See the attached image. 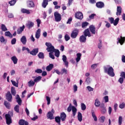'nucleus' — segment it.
Returning <instances> with one entry per match:
<instances>
[{
    "label": "nucleus",
    "mask_w": 125,
    "mask_h": 125,
    "mask_svg": "<svg viewBox=\"0 0 125 125\" xmlns=\"http://www.w3.org/2000/svg\"><path fill=\"white\" fill-rule=\"evenodd\" d=\"M60 118L62 122H65V121H66V118H67L66 113H65V112L61 113Z\"/></svg>",
    "instance_id": "f8f14e48"
},
{
    "label": "nucleus",
    "mask_w": 125,
    "mask_h": 125,
    "mask_svg": "<svg viewBox=\"0 0 125 125\" xmlns=\"http://www.w3.org/2000/svg\"><path fill=\"white\" fill-rule=\"evenodd\" d=\"M35 82L33 81L32 80H30L28 82V85L29 87H31V86H34V85H35Z\"/></svg>",
    "instance_id": "e433bc0d"
},
{
    "label": "nucleus",
    "mask_w": 125,
    "mask_h": 125,
    "mask_svg": "<svg viewBox=\"0 0 125 125\" xmlns=\"http://www.w3.org/2000/svg\"><path fill=\"white\" fill-rule=\"evenodd\" d=\"M36 22L37 23V26L38 27H40V25H41V23H42V21H41L39 19H37L36 20Z\"/></svg>",
    "instance_id": "052dcab7"
},
{
    "label": "nucleus",
    "mask_w": 125,
    "mask_h": 125,
    "mask_svg": "<svg viewBox=\"0 0 125 125\" xmlns=\"http://www.w3.org/2000/svg\"><path fill=\"white\" fill-rule=\"evenodd\" d=\"M81 109L83 111H84L86 109V106L84 103L81 104Z\"/></svg>",
    "instance_id": "09e8293b"
},
{
    "label": "nucleus",
    "mask_w": 125,
    "mask_h": 125,
    "mask_svg": "<svg viewBox=\"0 0 125 125\" xmlns=\"http://www.w3.org/2000/svg\"><path fill=\"white\" fill-rule=\"evenodd\" d=\"M16 99L17 102L19 104V105H21L22 100H21V98H20V96H19V95H17V97H16Z\"/></svg>",
    "instance_id": "4be33fe9"
},
{
    "label": "nucleus",
    "mask_w": 125,
    "mask_h": 125,
    "mask_svg": "<svg viewBox=\"0 0 125 125\" xmlns=\"http://www.w3.org/2000/svg\"><path fill=\"white\" fill-rule=\"evenodd\" d=\"M14 111H15V112H16L17 113H19L20 110L19 105L17 104L14 107Z\"/></svg>",
    "instance_id": "de8ad7c7"
},
{
    "label": "nucleus",
    "mask_w": 125,
    "mask_h": 125,
    "mask_svg": "<svg viewBox=\"0 0 125 125\" xmlns=\"http://www.w3.org/2000/svg\"><path fill=\"white\" fill-rule=\"evenodd\" d=\"M94 16H96V14H92L91 15L89 16V18L90 19H94Z\"/></svg>",
    "instance_id": "338daca9"
},
{
    "label": "nucleus",
    "mask_w": 125,
    "mask_h": 125,
    "mask_svg": "<svg viewBox=\"0 0 125 125\" xmlns=\"http://www.w3.org/2000/svg\"><path fill=\"white\" fill-rule=\"evenodd\" d=\"M15 3H16V0H11V1H9V4L11 6L14 5Z\"/></svg>",
    "instance_id": "c03bdc74"
},
{
    "label": "nucleus",
    "mask_w": 125,
    "mask_h": 125,
    "mask_svg": "<svg viewBox=\"0 0 125 125\" xmlns=\"http://www.w3.org/2000/svg\"><path fill=\"white\" fill-rule=\"evenodd\" d=\"M80 33V29L78 28H74L72 31L70 37L72 39H76Z\"/></svg>",
    "instance_id": "20e7f679"
},
{
    "label": "nucleus",
    "mask_w": 125,
    "mask_h": 125,
    "mask_svg": "<svg viewBox=\"0 0 125 125\" xmlns=\"http://www.w3.org/2000/svg\"><path fill=\"white\" fill-rule=\"evenodd\" d=\"M1 28L3 32H5V31H7V28H6V26H5V25L3 24H1Z\"/></svg>",
    "instance_id": "a18cd8bd"
},
{
    "label": "nucleus",
    "mask_w": 125,
    "mask_h": 125,
    "mask_svg": "<svg viewBox=\"0 0 125 125\" xmlns=\"http://www.w3.org/2000/svg\"><path fill=\"white\" fill-rule=\"evenodd\" d=\"M38 56L40 59H43V58H44V54L42 52H40Z\"/></svg>",
    "instance_id": "58836bf2"
},
{
    "label": "nucleus",
    "mask_w": 125,
    "mask_h": 125,
    "mask_svg": "<svg viewBox=\"0 0 125 125\" xmlns=\"http://www.w3.org/2000/svg\"><path fill=\"white\" fill-rule=\"evenodd\" d=\"M48 4V0H43V2H42V7L43 8H45L47 5Z\"/></svg>",
    "instance_id": "b1692460"
},
{
    "label": "nucleus",
    "mask_w": 125,
    "mask_h": 125,
    "mask_svg": "<svg viewBox=\"0 0 125 125\" xmlns=\"http://www.w3.org/2000/svg\"><path fill=\"white\" fill-rule=\"evenodd\" d=\"M73 89H74V92H76V91H78V86L77 85L75 84L73 86Z\"/></svg>",
    "instance_id": "0e129e2a"
},
{
    "label": "nucleus",
    "mask_w": 125,
    "mask_h": 125,
    "mask_svg": "<svg viewBox=\"0 0 125 125\" xmlns=\"http://www.w3.org/2000/svg\"><path fill=\"white\" fill-rule=\"evenodd\" d=\"M125 107V103H122L119 105V108L120 109H124Z\"/></svg>",
    "instance_id": "4d7b16f0"
},
{
    "label": "nucleus",
    "mask_w": 125,
    "mask_h": 125,
    "mask_svg": "<svg viewBox=\"0 0 125 125\" xmlns=\"http://www.w3.org/2000/svg\"><path fill=\"white\" fill-rule=\"evenodd\" d=\"M96 5L98 8H103V7L104 6V3L102 1L97 2Z\"/></svg>",
    "instance_id": "4468645a"
},
{
    "label": "nucleus",
    "mask_w": 125,
    "mask_h": 125,
    "mask_svg": "<svg viewBox=\"0 0 125 125\" xmlns=\"http://www.w3.org/2000/svg\"><path fill=\"white\" fill-rule=\"evenodd\" d=\"M28 7H35V3L32 0H28L27 1Z\"/></svg>",
    "instance_id": "a211bd4d"
},
{
    "label": "nucleus",
    "mask_w": 125,
    "mask_h": 125,
    "mask_svg": "<svg viewBox=\"0 0 125 125\" xmlns=\"http://www.w3.org/2000/svg\"><path fill=\"white\" fill-rule=\"evenodd\" d=\"M11 94H12L14 96H15V95H16V90H15V87L13 86L11 87Z\"/></svg>",
    "instance_id": "7c9ffc66"
},
{
    "label": "nucleus",
    "mask_w": 125,
    "mask_h": 125,
    "mask_svg": "<svg viewBox=\"0 0 125 125\" xmlns=\"http://www.w3.org/2000/svg\"><path fill=\"white\" fill-rule=\"evenodd\" d=\"M46 101H47V105H49L50 104V98L48 96L46 97Z\"/></svg>",
    "instance_id": "680f3d73"
},
{
    "label": "nucleus",
    "mask_w": 125,
    "mask_h": 125,
    "mask_svg": "<svg viewBox=\"0 0 125 125\" xmlns=\"http://www.w3.org/2000/svg\"><path fill=\"white\" fill-rule=\"evenodd\" d=\"M95 30V26L93 25H91L89 26V28L86 29L83 31V34L85 37H88L89 38H90V37H91L90 32L91 34H92V35H95V34H96V30Z\"/></svg>",
    "instance_id": "f257e3e1"
},
{
    "label": "nucleus",
    "mask_w": 125,
    "mask_h": 125,
    "mask_svg": "<svg viewBox=\"0 0 125 125\" xmlns=\"http://www.w3.org/2000/svg\"><path fill=\"white\" fill-rule=\"evenodd\" d=\"M52 52H50L49 53V56L50 58H51L52 59H55V57H54V55H53Z\"/></svg>",
    "instance_id": "5fc2aeb1"
},
{
    "label": "nucleus",
    "mask_w": 125,
    "mask_h": 125,
    "mask_svg": "<svg viewBox=\"0 0 125 125\" xmlns=\"http://www.w3.org/2000/svg\"><path fill=\"white\" fill-rule=\"evenodd\" d=\"M11 59L12 61H13L14 64H17V62H18V59H17V57H16V56H14L12 57Z\"/></svg>",
    "instance_id": "393cba45"
},
{
    "label": "nucleus",
    "mask_w": 125,
    "mask_h": 125,
    "mask_svg": "<svg viewBox=\"0 0 125 125\" xmlns=\"http://www.w3.org/2000/svg\"><path fill=\"white\" fill-rule=\"evenodd\" d=\"M40 34H41V29H38L35 34V38H36V39H40Z\"/></svg>",
    "instance_id": "c756f323"
},
{
    "label": "nucleus",
    "mask_w": 125,
    "mask_h": 125,
    "mask_svg": "<svg viewBox=\"0 0 125 125\" xmlns=\"http://www.w3.org/2000/svg\"><path fill=\"white\" fill-rule=\"evenodd\" d=\"M62 60L65 67L68 68V67H69V62L67 61V57L65 56V55H62Z\"/></svg>",
    "instance_id": "9d476101"
},
{
    "label": "nucleus",
    "mask_w": 125,
    "mask_h": 125,
    "mask_svg": "<svg viewBox=\"0 0 125 125\" xmlns=\"http://www.w3.org/2000/svg\"><path fill=\"white\" fill-rule=\"evenodd\" d=\"M5 36L6 37H9V38H10V39H12L13 38V35L10 33V32L9 31H6L5 32Z\"/></svg>",
    "instance_id": "4c0bfd02"
},
{
    "label": "nucleus",
    "mask_w": 125,
    "mask_h": 125,
    "mask_svg": "<svg viewBox=\"0 0 125 125\" xmlns=\"http://www.w3.org/2000/svg\"><path fill=\"white\" fill-rule=\"evenodd\" d=\"M63 74H65L67 75L68 74V71L66 68H62L61 71V75H63Z\"/></svg>",
    "instance_id": "37998d69"
},
{
    "label": "nucleus",
    "mask_w": 125,
    "mask_h": 125,
    "mask_svg": "<svg viewBox=\"0 0 125 125\" xmlns=\"http://www.w3.org/2000/svg\"><path fill=\"white\" fill-rule=\"evenodd\" d=\"M64 39H65V40L66 41V42H68V41H69L70 40V37L69 35H68V34H66L64 36Z\"/></svg>",
    "instance_id": "13d9d810"
},
{
    "label": "nucleus",
    "mask_w": 125,
    "mask_h": 125,
    "mask_svg": "<svg viewBox=\"0 0 125 125\" xmlns=\"http://www.w3.org/2000/svg\"><path fill=\"white\" fill-rule=\"evenodd\" d=\"M6 99L8 102H12V95L9 91L6 94Z\"/></svg>",
    "instance_id": "0eeeda50"
},
{
    "label": "nucleus",
    "mask_w": 125,
    "mask_h": 125,
    "mask_svg": "<svg viewBox=\"0 0 125 125\" xmlns=\"http://www.w3.org/2000/svg\"><path fill=\"white\" fill-rule=\"evenodd\" d=\"M54 65L52 63H50L49 65L46 66V70L47 72H50L53 69Z\"/></svg>",
    "instance_id": "aec40b11"
},
{
    "label": "nucleus",
    "mask_w": 125,
    "mask_h": 125,
    "mask_svg": "<svg viewBox=\"0 0 125 125\" xmlns=\"http://www.w3.org/2000/svg\"><path fill=\"white\" fill-rule=\"evenodd\" d=\"M54 52L55 53V56H56V57H59L60 55V51H59V50L55 49Z\"/></svg>",
    "instance_id": "72a5a7b5"
},
{
    "label": "nucleus",
    "mask_w": 125,
    "mask_h": 125,
    "mask_svg": "<svg viewBox=\"0 0 125 125\" xmlns=\"http://www.w3.org/2000/svg\"><path fill=\"white\" fill-rule=\"evenodd\" d=\"M34 25H35V24L34 23V22L29 21L26 24V27L28 29H29V30H30V29H31V28H33V27H34Z\"/></svg>",
    "instance_id": "dca6fc26"
},
{
    "label": "nucleus",
    "mask_w": 125,
    "mask_h": 125,
    "mask_svg": "<svg viewBox=\"0 0 125 125\" xmlns=\"http://www.w3.org/2000/svg\"><path fill=\"white\" fill-rule=\"evenodd\" d=\"M104 99L105 103H107V102H109V97L108 96H104Z\"/></svg>",
    "instance_id": "6e6d98bb"
},
{
    "label": "nucleus",
    "mask_w": 125,
    "mask_h": 125,
    "mask_svg": "<svg viewBox=\"0 0 125 125\" xmlns=\"http://www.w3.org/2000/svg\"><path fill=\"white\" fill-rule=\"evenodd\" d=\"M4 105L7 109H10V103H9V102L4 101Z\"/></svg>",
    "instance_id": "c85d7f7f"
},
{
    "label": "nucleus",
    "mask_w": 125,
    "mask_h": 125,
    "mask_svg": "<svg viewBox=\"0 0 125 125\" xmlns=\"http://www.w3.org/2000/svg\"><path fill=\"white\" fill-rule=\"evenodd\" d=\"M39 53V49L38 48L33 49L31 51H30V54L36 56L37 54Z\"/></svg>",
    "instance_id": "ddd939ff"
},
{
    "label": "nucleus",
    "mask_w": 125,
    "mask_h": 125,
    "mask_svg": "<svg viewBox=\"0 0 125 125\" xmlns=\"http://www.w3.org/2000/svg\"><path fill=\"white\" fill-rule=\"evenodd\" d=\"M88 25H89V23L88 22L84 21V22H82V27L83 29H84V28H86V27H87V26H88Z\"/></svg>",
    "instance_id": "2f4dec72"
},
{
    "label": "nucleus",
    "mask_w": 125,
    "mask_h": 125,
    "mask_svg": "<svg viewBox=\"0 0 125 125\" xmlns=\"http://www.w3.org/2000/svg\"><path fill=\"white\" fill-rule=\"evenodd\" d=\"M21 42L23 44H26V43L27 42V38H26V36H23L21 39Z\"/></svg>",
    "instance_id": "5701e85b"
},
{
    "label": "nucleus",
    "mask_w": 125,
    "mask_h": 125,
    "mask_svg": "<svg viewBox=\"0 0 125 125\" xmlns=\"http://www.w3.org/2000/svg\"><path fill=\"white\" fill-rule=\"evenodd\" d=\"M104 73H106L110 76V77H115V73H114V68L110 65H106L104 67Z\"/></svg>",
    "instance_id": "f03ea898"
},
{
    "label": "nucleus",
    "mask_w": 125,
    "mask_h": 125,
    "mask_svg": "<svg viewBox=\"0 0 125 125\" xmlns=\"http://www.w3.org/2000/svg\"><path fill=\"white\" fill-rule=\"evenodd\" d=\"M117 41H118L117 42V44H119V43H120L121 45H123V44L125 43V37H123V36H121L120 38H118L117 39Z\"/></svg>",
    "instance_id": "6e6552de"
},
{
    "label": "nucleus",
    "mask_w": 125,
    "mask_h": 125,
    "mask_svg": "<svg viewBox=\"0 0 125 125\" xmlns=\"http://www.w3.org/2000/svg\"><path fill=\"white\" fill-rule=\"evenodd\" d=\"M16 43V38H13L11 40V44H15Z\"/></svg>",
    "instance_id": "69168bd1"
},
{
    "label": "nucleus",
    "mask_w": 125,
    "mask_h": 125,
    "mask_svg": "<svg viewBox=\"0 0 125 125\" xmlns=\"http://www.w3.org/2000/svg\"><path fill=\"white\" fill-rule=\"evenodd\" d=\"M77 58L76 59V62H80V60H81V57H82V54L81 53H77L76 55Z\"/></svg>",
    "instance_id": "f704fd0d"
},
{
    "label": "nucleus",
    "mask_w": 125,
    "mask_h": 125,
    "mask_svg": "<svg viewBox=\"0 0 125 125\" xmlns=\"http://www.w3.org/2000/svg\"><path fill=\"white\" fill-rule=\"evenodd\" d=\"M47 119L48 120H54V116H53V113L49 111L46 114Z\"/></svg>",
    "instance_id": "9b49d317"
},
{
    "label": "nucleus",
    "mask_w": 125,
    "mask_h": 125,
    "mask_svg": "<svg viewBox=\"0 0 125 125\" xmlns=\"http://www.w3.org/2000/svg\"><path fill=\"white\" fill-rule=\"evenodd\" d=\"M105 120H106V117L105 116H102L100 119L101 123H104V122H105Z\"/></svg>",
    "instance_id": "603ef678"
},
{
    "label": "nucleus",
    "mask_w": 125,
    "mask_h": 125,
    "mask_svg": "<svg viewBox=\"0 0 125 125\" xmlns=\"http://www.w3.org/2000/svg\"><path fill=\"white\" fill-rule=\"evenodd\" d=\"M101 104V103H100V101H99V100H98V99H96L95 101V106L96 107H99L100 106Z\"/></svg>",
    "instance_id": "473e14b6"
},
{
    "label": "nucleus",
    "mask_w": 125,
    "mask_h": 125,
    "mask_svg": "<svg viewBox=\"0 0 125 125\" xmlns=\"http://www.w3.org/2000/svg\"><path fill=\"white\" fill-rule=\"evenodd\" d=\"M75 18L77 19H79V20H82L83 18V13L81 12H77L75 15Z\"/></svg>",
    "instance_id": "1a4fd4ad"
},
{
    "label": "nucleus",
    "mask_w": 125,
    "mask_h": 125,
    "mask_svg": "<svg viewBox=\"0 0 125 125\" xmlns=\"http://www.w3.org/2000/svg\"><path fill=\"white\" fill-rule=\"evenodd\" d=\"M19 125H29V123L27 121H25L24 120L21 119L19 121Z\"/></svg>",
    "instance_id": "2eb2a0df"
},
{
    "label": "nucleus",
    "mask_w": 125,
    "mask_h": 125,
    "mask_svg": "<svg viewBox=\"0 0 125 125\" xmlns=\"http://www.w3.org/2000/svg\"><path fill=\"white\" fill-rule=\"evenodd\" d=\"M108 19H109L110 24H113V23H114V20L113 18H112V17L109 18Z\"/></svg>",
    "instance_id": "e2e57ef3"
},
{
    "label": "nucleus",
    "mask_w": 125,
    "mask_h": 125,
    "mask_svg": "<svg viewBox=\"0 0 125 125\" xmlns=\"http://www.w3.org/2000/svg\"><path fill=\"white\" fill-rule=\"evenodd\" d=\"M45 45L47 47L46 50L48 52H54L55 48H54V46H52V44H51V43L46 42L45 43Z\"/></svg>",
    "instance_id": "7ed1b4c3"
},
{
    "label": "nucleus",
    "mask_w": 125,
    "mask_h": 125,
    "mask_svg": "<svg viewBox=\"0 0 125 125\" xmlns=\"http://www.w3.org/2000/svg\"><path fill=\"white\" fill-rule=\"evenodd\" d=\"M78 120L79 122H82L83 121V115H82V113L79 112L78 113Z\"/></svg>",
    "instance_id": "cd10ccee"
},
{
    "label": "nucleus",
    "mask_w": 125,
    "mask_h": 125,
    "mask_svg": "<svg viewBox=\"0 0 125 125\" xmlns=\"http://www.w3.org/2000/svg\"><path fill=\"white\" fill-rule=\"evenodd\" d=\"M0 42H1L6 43V41L5 40V39H4V37H3V36H1V37H0Z\"/></svg>",
    "instance_id": "864d4df0"
},
{
    "label": "nucleus",
    "mask_w": 125,
    "mask_h": 125,
    "mask_svg": "<svg viewBox=\"0 0 125 125\" xmlns=\"http://www.w3.org/2000/svg\"><path fill=\"white\" fill-rule=\"evenodd\" d=\"M35 72L37 73V74H42V70L40 68H38L35 70Z\"/></svg>",
    "instance_id": "3c124183"
},
{
    "label": "nucleus",
    "mask_w": 125,
    "mask_h": 125,
    "mask_svg": "<svg viewBox=\"0 0 125 125\" xmlns=\"http://www.w3.org/2000/svg\"><path fill=\"white\" fill-rule=\"evenodd\" d=\"M13 85H14V86H16V87H18V81H17V83L15 81H13L12 80L11 81Z\"/></svg>",
    "instance_id": "79ce46f5"
},
{
    "label": "nucleus",
    "mask_w": 125,
    "mask_h": 125,
    "mask_svg": "<svg viewBox=\"0 0 125 125\" xmlns=\"http://www.w3.org/2000/svg\"><path fill=\"white\" fill-rule=\"evenodd\" d=\"M97 65H98V63H95L94 64H92L91 68L92 69V70H94L95 68L97 67Z\"/></svg>",
    "instance_id": "bf43d9fd"
},
{
    "label": "nucleus",
    "mask_w": 125,
    "mask_h": 125,
    "mask_svg": "<svg viewBox=\"0 0 125 125\" xmlns=\"http://www.w3.org/2000/svg\"><path fill=\"white\" fill-rule=\"evenodd\" d=\"M122 61L123 63H125V56L124 55L122 57Z\"/></svg>",
    "instance_id": "774afa93"
},
{
    "label": "nucleus",
    "mask_w": 125,
    "mask_h": 125,
    "mask_svg": "<svg viewBox=\"0 0 125 125\" xmlns=\"http://www.w3.org/2000/svg\"><path fill=\"white\" fill-rule=\"evenodd\" d=\"M120 20V18H117L114 21L113 24H114V26H117L118 24H119V21Z\"/></svg>",
    "instance_id": "a19ab883"
},
{
    "label": "nucleus",
    "mask_w": 125,
    "mask_h": 125,
    "mask_svg": "<svg viewBox=\"0 0 125 125\" xmlns=\"http://www.w3.org/2000/svg\"><path fill=\"white\" fill-rule=\"evenodd\" d=\"M122 14V7L121 6H117L116 15H121Z\"/></svg>",
    "instance_id": "a878e982"
},
{
    "label": "nucleus",
    "mask_w": 125,
    "mask_h": 125,
    "mask_svg": "<svg viewBox=\"0 0 125 125\" xmlns=\"http://www.w3.org/2000/svg\"><path fill=\"white\" fill-rule=\"evenodd\" d=\"M5 118L6 119V123L8 125L12 124V120L11 119V117H10V115L5 114Z\"/></svg>",
    "instance_id": "423d86ee"
},
{
    "label": "nucleus",
    "mask_w": 125,
    "mask_h": 125,
    "mask_svg": "<svg viewBox=\"0 0 125 125\" xmlns=\"http://www.w3.org/2000/svg\"><path fill=\"white\" fill-rule=\"evenodd\" d=\"M25 29V25H22V27H20V28H18L17 30V33L18 35H20V34H22V32L24 31Z\"/></svg>",
    "instance_id": "f3484780"
},
{
    "label": "nucleus",
    "mask_w": 125,
    "mask_h": 125,
    "mask_svg": "<svg viewBox=\"0 0 125 125\" xmlns=\"http://www.w3.org/2000/svg\"><path fill=\"white\" fill-rule=\"evenodd\" d=\"M118 124L119 125H122V124H123V117L119 116L118 120Z\"/></svg>",
    "instance_id": "49530a36"
},
{
    "label": "nucleus",
    "mask_w": 125,
    "mask_h": 125,
    "mask_svg": "<svg viewBox=\"0 0 125 125\" xmlns=\"http://www.w3.org/2000/svg\"><path fill=\"white\" fill-rule=\"evenodd\" d=\"M92 116L95 122H97V117H96V115H95V113L94 112L92 113Z\"/></svg>",
    "instance_id": "8fccbe9b"
},
{
    "label": "nucleus",
    "mask_w": 125,
    "mask_h": 125,
    "mask_svg": "<svg viewBox=\"0 0 125 125\" xmlns=\"http://www.w3.org/2000/svg\"><path fill=\"white\" fill-rule=\"evenodd\" d=\"M21 12L22 13H25L26 14H30L31 13V12H30V10L25 8H23L21 9Z\"/></svg>",
    "instance_id": "bb28decb"
},
{
    "label": "nucleus",
    "mask_w": 125,
    "mask_h": 125,
    "mask_svg": "<svg viewBox=\"0 0 125 125\" xmlns=\"http://www.w3.org/2000/svg\"><path fill=\"white\" fill-rule=\"evenodd\" d=\"M42 80V76H39L37 77H36L34 80L35 83H39V82L41 81Z\"/></svg>",
    "instance_id": "ea45409f"
},
{
    "label": "nucleus",
    "mask_w": 125,
    "mask_h": 125,
    "mask_svg": "<svg viewBox=\"0 0 125 125\" xmlns=\"http://www.w3.org/2000/svg\"><path fill=\"white\" fill-rule=\"evenodd\" d=\"M54 15L56 22H60L62 20L61 15L58 12H55Z\"/></svg>",
    "instance_id": "39448f33"
},
{
    "label": "nucleus",
    "mask_w": 125,
    "mask_h": 125,
    "mask_svg": "<svg viewBox=\"0 0 125 125\" xmlns=\"http://www.w3.org/2000/svg\"><path fill=\"white\" fill-rule=\"evenodd\" d=\"M72 114L73 115V116L75 117V116H76V114L77 113V108H76V107L74 106H72Z\"/></svg>",
    "instance_id": "c9c22d12"
},
{
    "label": "nucleus",
    "mask_w": 125,
    "mask_h": 125,
    "mask_svg": "<svg viewBox=\"0 0 125 125\" xmlns=\"http://www.w3.org/2000/svg\"><path fill=\"white\" fill-rule=\"evenodd\" d=\"M55 121L59 125H61V118L60 116H57L55 118Z\"/></svg>",
    "instance_id": "412c9836"
},
{
    "label": "nucleus",
    "mask_w": 125,
    "mask_h": 125,
    "mask_svg": "<svg viewBox=\"0 0 125 125\" xmlns=\"http://www.w3.org/2000/svg\"><path fill=\"white\" fill-rule=\"evenodd\" d=\"M79 40L81 42H86V36L82 35L80 36Z\"/></svg>",
    "instance_id": "6ab92c4d"
}]
</instances>
